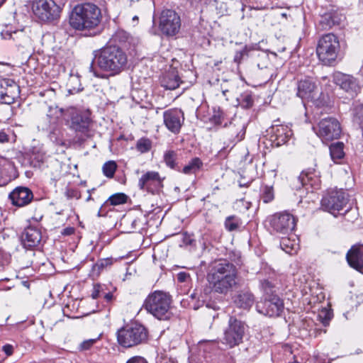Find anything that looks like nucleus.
Masks as SVG:
<instances>
[{"label":"nucleus","instance_id":"obj_1","mask_svg":"<svg viewBox=\"0 0 363 363\" xmlns=\"http://www.w3.org/2000/svg\"><path fill=\"white\" fill-rule=\"evenodd\" d=\"M103 16L101 11L96 5L85 3L76 6L69 16L70 26L85 35H95L100 30Z\"/></svg>","mask_w":363,"mask_h":363},{"label":"nucleus","instance_id":"obj_2","mask_svg":"<svg viewBox=\"0 0 363 363\" xmlns=\"http://www.w3.org/2000/svg\"><path fill=\"white\" fill-rule=\"evenodd\" d=\"M238 271L236 266L227 261L215 262L207 274V280L216 293L227 294L238 284Z\"/></svg>","mask_w":363,"mask_h":363},{"label":"nucleus","instance_id":"obj_3","mask_svg":"<svg viewBox=\"0 0 363 363\" xmlns=\"http://www.w3.org/2000/svg\"><path fill=\"white\" fill-rule=\"evenodd\" d=\"M127 64L128 58L125 52L119 47L110 45L96 52L91 69L96 77H100V74L94 67V65L100 70L114 76L125 69Z\"/></svg>","mask_w":363,"mask_h":363},{"label":"nucleus","instance_id":"obj_4","mask_svg":"<svg viewBox=\"0 0 363 363\" xmlns=\"http://www.w3.org/2000/svg\"><path fill=\"white\" fill-rule=\"evenodd\" d=\"M171 296L160 291L150 294L145 301V308L160 320H168L171 318Z\"/></svg>","mask_w":363,"mask_h":363},{"label":"nucleus","instance_id":"obj_5","mask_svg":"<svg viewBox=\"0 0 363 363\" xmlns=\"http://www.w3.org/2000/svg\"><path fill=\"white\" fill-rule=\"evenodd\" d=\"M339 50V40L331 33L323 35L316 48L318 59L325 65H331L336 60Z\"/></svg>","mask_w":363,"mask_h":363},{"label":"nucleus","instance_id":"obj_6","mask_svg":"<svg viewBox=\"0 0 363 363\" xmlns=\"http://www.w3.org/2000/svg\"><path fill=\"white\" fill-rule=\"evenodd\" d=\"M147 337L146 329L141 325H126L117 333L118 344L123 347H132L144 342Z\"/></svg>","mask_w":363,"mask_h":363},{"label":"nucleus","instance_id":"obj_7","mask_svg":"<svg viewBox=\"0 0 363 363\" xmlns=\"http://www.w3.org/2000/svg\"><path fill=\"white\" fill-rule=\"evenodd\" d=\"M342 133L340 122L333 117L321 119L318 124L317 135L323 143L338 139Z\"/></svg>","mask_w":363,"mask_h":363},{"label":"nucleus","instance_id":"obj_8","mask_svg":"<svg viewBox=\"0 0 363 363\" xmlns=\"http://www.w3.org/2000/svg\"><path fill=\"white\" fill-rule=\"evenodd\" d=\"M33 12L42 21H50L60 16V8L53 0H34Z\"/></svg>","mask_w":363,"mask_h":363},{"label":"nucleus","instance_id":"obj_9","mask_svg":"<svg viewBox=\"0 0 363 363\" xmlns=\"http://www.w3.org/2000/svg\"><path fill=\"white\" fill-rule=\"evenodd\" d=\"M61 111L64 113V117H67V121L71 129L82 133L89 130L91 121L89 113L82 112L73 107H70L65 111Z\"/></svg>","mask_w":363,"mask_h":363},{"label":"nucleus","instance_id":"obj_10","mask_svg":"<svg viewBox=\"0 0 363 363\" xmlns=\"http://www.w3.org/2000/svg\"><path fill=\"white\" fill-rule=\"evenodd\" d=\"M244 333V323L231 316L229 319L228 328L224 333L223 342L230 347L238 345L242 340Z\"/></svg>","mask_w":363,"mask_h":363},{"label":"nucleus","instance_id":"obj_11","mask_svg":"<svg viewBox=\"0 0 363 363\" xmlns=\"http://www.w3.org/2000/svg\"><path fill=\"white\" fill-rule=\"evenodd\" d=\"M348 195L342 191H333L325 196L321 201L322 207L330 213L335 214L342 210L347 203Z\"/></svg>","mask_w":363,"mask_h":363},{"label":"nucleus","instance_id":"obj_12","mask_svg":"<svg viewBox=\"0 0 363 363\" xmlns=\"http://www.w3.org/2000/svg\"><path fill=\"white\" fill-rule=\"evenodd\" d=\"M181 26L179 16L172 9L163 10L160 18V28L166 35H176Z\"/></svg>","mask_w":363,"mask_h":363},{"label":"nucleus","instance_id":"obj_13","mask_svg":"<svg viewBox=\"0 0 363 363\" xmlns=\"http://www.w3.org/2000/svg\"><path fill=\"white\" fill-rule=\"evenodd\" d=\"M269 222L273 230L284 235L292 232L296 226V220L294 216L285 211L273 215Z\"/></svg>","mask_w":363,"mask_h":363},{"label":"nucleus","instance_id":"obj_14","mask_svg":"<svg viewBox=\"0 0 363 363\" xmlns=\"http://www.w3.org/2000/svg\"><path fill=\"white\" fill-rule=\"evenodd\" d=\"M257 311L264 315L270 317L279 316L284 310L283 301L276 295L267 296L264 301L258 302Z\"/></svg>","mask_w":363,"mask_h":363},{"label":"nucleus","instance_id":"obj_15","mask_svg":"<svg viewBox=\"0 0 363 363\" xmlns=\"http://www.w3.org/2000/svg\"><path fill=\"white\" fill-rule=\"evenodd\" d=\"M164 179L157 172L148 171L140 177L138 186L140 190L155 194L163 187Z\"/></svg>","mask_w":363,"mask_h":363},{"label":"nucleus","instance_id":"obj_16","mask_svg":"<svg viewBox=\"0 0 363 363\" xmlns=\"http://www.w3.org/2000/svg\"><path fill=\"white\" fill-rule=\"evenodd\" d=\"M20 88L12 79H3L0 81V101L5 104H12L19 97Z\"/></svg>","mask_w":363,"mask_h":363},{"label":"nucleus","instance_id":"obj_17","mask_svg":"<svg viewBox=\"0 0 363 363\" xmlns=\"http://www.w3.org/2000/svg\"><path fill=\"white\" fill-rule=\"evenodd\" d=\"M334 81L337 85L352 98L360 91L361 87L357 79L352 75L337 72L334 76Z\"/></svg>","mask_w":363,"mask_h":363},{"label":"nucleus","instance_id":"obj_18","mask_svg":"<svg viewBox=\"0 0 363 363\" xmlns=\"http://www.w3.org/2000/svg\"><path fill=\"white\" fill-rule=\"evenodd\" d=\"M164 123L173 133H178L184 121V113L181 109L172 108L163 113Z\"/></svg>","mask_w":363,"mask_h":363},{"label":"nucleus","instance_id":"obj_19","mask_svg":"<svg viewBox=\"0 0 363 363\" xmlns=\"http://www.w3.org/2000/svg\"><path fill=\"white\" fill-rule=\"evenodd\" d=\"M318 87L311 78L301 79L298 83L297 96L303 100H313L318 95Z\"/></svg>","mask_w":363,"mask_h":363},{"label":"nucleus","instance_id":"obj_20","mask_svg":"<svg viewBox=\"0 0 363 363\" xmlns=\"http://www.w3.org/2000/svg\"><path fill=\"white\" fill-rule=\"evenodd\" d=\"M271 140L277 146L286 144L292 135V130L285 125H272L271 127Z\"/></svg>","mask_w":363,"mask_h":363},{"label":"nucleus","instance_id":"obj_21","mask_svg":"<svg viewBox=\"0 0 363 363\" xmlns=\"http://www.w3.org/2000/svg\"><path fill=\"white\" fill-rule=\"evenodd\" d=\"M9 198L13 205L22 207L31 202L33 194L28 188L18 186L10 194Z\"/></svg>","mask_w":363,"mask_h":363},{"label":"nucleus","instance_id":"obj_22","mask_svg":"<svg viewBox=\"0 0 363 363\" xmlns=\"http://www.w3.org/2000/svg\"><path fill=\"white\" fill-rule=\"evenodd\" d=\"M22 242L26 248L31 249L37 247L42 239L41 232L35 228H27L21 236Z\"/></svg>","mask_w":363,"mask_h":363},{"label":"nucleus","instance_id":"obj_23","mask_svg":"<svg viewBox=\"0 0 363 363\" xmlns=\"http://www.w3.org/2000/svg\"><path fill=\"white\" fill-rule=\"evenodd\" d=\"M349 265L358 272L363 270V247L353 246L347 253Z\"/></svg>","mask_w":363,"mask_h":363},{"label":"nucleus","instance_id":"obj_24","mask_svg":"<svg viewBox=\"0 0 363 363\" xmlns=\"http://www.w3.org/2000/svg\"><path fill=\"white\" fill-rule=\"evenodd\" d=\"M254 301L253 294L246 290L239 291L234 298L236 306L244 309H249L253 305Z\"/></svg>","mask_w":363,"mask_h":363},{"label":"nucleus","instance_id":"obj_25","mask_svg":"<svg viewBox=\"0 0 363 363\" xmlns=\"http://www.w3.org/2000/svg\"><path fill=\"white\" fill-rule=\"evenodd\" d=\"M180 82L177 72L172 70L164 75L162 79V86L166 89L174 90L179 86Z\"/></svg>","mask_w":363,"mask_h":363},{"label":"nucleus","instance_id":"obj_26","mask_svg":"<svg viewBox=\"0 0 363 363\" xmlns=\"http://www.w3.org/2000/svg\"><path fill=\"white\" fill-rule=\"evenodd\" d=\"M343 148L344 144L342 142H337L330 145V154L335 162H337V160H341L345 156Z\"/></svg>","mask_w":363,"mask_h":363},{"label":"nucleus","instance_id":"obj_27","mask_svg":"<svg viewBox=\"0 0 363 363\" xmlns=\"http://www.w3.org/2000/svg\"><path fill=\"white\" fill-rule=\"evenodd\" d=\"M202 167V161L199 157H194L184 167L182 172L186 174H196Z\"/></svg>","mask_w":363,"mask_h":363},{"label":"nucleus","instance_id":"obj_28","mask_svg":"<svg viewBox=\"0 0 363 363\" xmlns=\"http://www.w3.org/2000/svg\"><path fill=\"white\" fill-rule=\"evenodd\" d=\"M280 246L284 251L289 254H293L298 248V245L296 240H291L288 237L281 238Z\"/></svg>","mask_w":363,"mask_h":363},{"label":"nucleus","instance_id":"obj_29","mask_svg":"<svg viewBox=\"0 0 363 363\" xmlns=\"http://www.w3.org/2000/svg\"><path fill=\"white\" fill-rule=\"evenodd\" d=\"M112 264V261L111 259H103L99 260L95 264L93 265L92 269L90 275L93 279L97 277L102 269L106 268L108 266H111Z\"/></svg>","mask_w":363,"mask_h":363},{"label":"nucleus","instance_id":"obj_30","mask_svg":"<svg viewBox=\"0 0 363 363\" xmlns=\"http://www.w3.org/2000/svg\"><path fill=\"white\" fill-rule=\"evenodd\" d=\"M353 121L357 123L363 129V105H356L352 111Z\"/></svg>","mask_w":363,"mask_h":363},{"label":"nucleus","instance_id":"obj_31","mask_svg":"<svg viewBox=\"0 0 363 363\" xmlns=\"http://www.w3.org/2000/svg\"><path fill=\"white\" fill-rule=\"evenodd\" d=\"M116 168L117 165L114 161H108L103 165V173L106 177L112 178L114 176Z\"/></svg>","mask_w":363,"mask_h":363},{"label":"nucleus","instance_id":"obj_32","mask_svg":"<svg viewBox=\"0 0 363 363\" xmlns=\"http://www.w3.org/2000/svg\"><path fill=\"white\" fill-rule=\"evenodd\" d=\"M240 224V220L234 216H228L225 220V227L228 231L237 230Z\"/></svg>","mask_w":363,"mask_h":363},{"label":"nucleus","instance_id":"obj_33","mask_svg":"<svg viewBox=\"0 0 363 363\" xmlns=\"http://www.w3.org/2000/svg\"><path fill=\"white\" fill-rule=\"evenodd\" d=\"M319 26L321 27L322 30H328L331 28L333 26L332 14L327 13L323 15L319 21Z\"/></svg>","mask_w":363,"mask_h":363},{"label":"nucleus","instance_id":"obj_34","mask_svg":"<svg viewBox=\"0 0 363 363\" xmlns=\"http://www.w3.org/2000/svg\"><path fill=\"white\" fill-rule=\"evenodd\" d=\"M151 141L147 138H140L136 144V149L141 153L148 152L151 148Z\"/></svg>","mask_w":363,"mask_h":363},{"label":"nucleus","instance_id":"obj_35","mask_svg":"<svg viewBox=\"0 0 363 363\" xmlns=\"http://www.w3.org/2000/svg\"><path fill=\"white\" fill-rule=\"evenodd\" d=\"M127 196L124 194H116L108 198L106 203H110L113 206L122 204L126 202Z\"/></svg>","mask_w":363,"mask_h":363},{"label":"nucleus","instance_id":"obj_36","mask_svg":"<svg viewBox=\"0 0 363 363\" xmlns=\"http://www.w3.org/2000/svg\"><path fill=\"white\" fill-rule=\"evenodd\" d=\"M234 96H235L237 101L243 107L249 108V107L252 106L253 100L252 99V96L249 94H245L244 95H241L240 97H238L236 95H234Z\"/></svg>","mask_w":363,"mask_h":363},{"label":"nucleus","instance_id":"obj_37","mask_svg":"<svg viewBox=\"0 0 363 363\" xmlns=\"http://www.w3.org/2000/svg\"><path fill=\"white\" fill-rule=\"evenodd\" d=\"M262 199L264 203H269L274 199V190L272 186L263 187Z\"/></svg>","mask_w":363,"mask_h":363},{"label":"nucleus","instance_id":"obj_38","mask_svg":"<svg viewBox=\"0 0 363 363\" xmlns=\"http://www.w3.org/2000/svg\"><path fill=\"white\" fill-rule=\"evenodd\" d=\"M13 131L9 128L0 129V144L10 143Z\"/></svg>","mask_w":363,"mask_h":363},{"label":"nucleus","instance_id":"obj_39","mask_svg":"<svg viewBox=\"0 0 363 363\" xmlns=\"http://www.w3.org/2000/svg\"><path fill=\"white\" fill-rule=\"evenodd\" d=\"M176 156H177V155H176L175 152L172 151V150L167 151L164 153V160L166 164L168 167H169L171 168H174L175 167Z\"/></svg>","mask_w":363,"mask_h":363},{"label":"nucleus","instance_id":"obj_40","mask_svg":"<svg viewBox=\"0 0 363 363\" xmlns=\"http://www.w3.org/2000/svg\"><path fill=\"white\" fill-rule=\"evenodd\" d=\"M101 335H99L96 338H91L89 340H84L82 342L80 343L79 345V350L80 351H86L89 350L91 348V347L99 340H100Z\"/></svg>","mask_w":363,"mask_h":363},{"label":"nucleus","instance_id":"obj_41","mask_svg":"<svg viewBox=\"0 0 363 363\" xmlns=\"http://www.w3.org/2000/svg\"><path fill=\"white\" fill-rule=\"evenodd\" d=\"M261 286L264 292L267 295V296L272 294V289L274 288L273 284L269 281L268 280H263L261 282Z\"/></svg>","mask_w":363,"mask_h":363},{"label":"nucleus","instance_id":"obj_42","mask_svg":"<svg viewBox=\"0 0 363 363\" xmlns=\"http://www.w3.org/2000/svg\"><path fill=\"white\" fill-rule=\"evenodd\" d=\"M177 280L181 283H186L188 285L191 281L190 274L185 272H181L177 274Z\"/></svg>","mask_w":363,"mask_h":363},{"label":"nucleus","instance_id":"obj_43","mask_svg":"<svg viewBox=\"0 0 363 363\" xmlns=\"http://www.w3.org/2000/svg\"><path fill=\"white\" fill-rule=\"evenodd\" d=\"M330 13L332 14L333 26L340 24L341 22L345 19V17L343 15L340 14L337 12H330Z\"/></svg>","mask_w":363,"mask_h":363},{"label":"nucleus","instance_id":"obj_44","mask_svg":"<svg viewBox=\"0 0 363 363\" xmlns=\"http://www.w3.org/2000/svg\"><path fill=\"white\" fill-rule=\"evenodd\" d=\"M126 363H148L146 359L141 356H134L130 358Z\"/></svg>","mask_w":363,"mask_h":363},{"label":"nucleus","instance_id":"obj_45","mask_svg":"<svg viewBox=\"0 0 363 363\" xmlns=\"http://www.w3.org/2000/svg\"><path fill=\"white\" fill-rule=\"evenodd\" d=\"M245 133V125H241L239 127V132L236 135V141L242 140L244 138Z\"/></svg>","mask_w":363,"mask_h":363},{"label":"nucleus","instance_id":"obj_46","mask_svg":"<svg viewBox=\"0 0 363 363\" xmlns=\"http://www.w3.org/2000/svg\"><path fill=\"white\" fill-rule=\"evenodd\" d=\"M158 363H177L175 359L167 356L161 357Z\"/></svg>","mask_w":363,"mask_h":363},{"label":"nucleus","instance_id":"obj_47","mask_svg":"<svg viewBox=\"0 0 363 363\" xmlns=\"http://www.w3.org/2000/svg\"><path fill=\"white\" fill-rule=\"evenodd\" d=\"M18 33L17 31H13V33L9 30H3L1 33V35L4 39H10L12 38V35H16Z\"/></svg>","mask_w":363,"mask_h":363},{"label":"nucleus","instance_id":"obj_48","mask_svg":"<svg viewBox=\"0 0 363 363\" xmlns=\"http://www.w3.org/2000/svg\"><path fill=\"white\" fill-rule=\"evenodd\" d=\"M309 177L307 173L302 172L301 175L298 177V180L301 183V184L303 186L306 184V180H308Z\"/></svg>","mask_w":363,"mask_h":363},{"label":"nucleus","instance_id":"obj_49","mask_svg":"<svg viewBox=\"0 0 363 363\" xmlns=\"http://www.w3.org/2000/svg\"><path fill=\"white\" fill-rule=\"evenodd\" d=\"M99 293H100V286L99 285H94V290H93V292L91 294V297L94 299L97 298L99 296Z\"/></svg>","mask_w":363,"mask_h":363},{"label":"nucleus","instance_id":"obj_50","mask_svg":"<svg viewBox=\"0 0 363 363\" xmlns=\"http://www.w3.org/2000/svg\"><path fill=\"white\" fill-rule=\"evenodd\" d=\"M13 346L11 345H6L3 347V351L6 353L7 356H10L13 353Z\"/></svg>","mask_w":363,"mask_h":363},{"label":"nucleus","instance_id":"obj_51","mask_svg":"<svg viewBox=\"0 0 363 363\" xmlns=\"http://www.w3.org/2000/svg\"><path fill=\"white\" fill-rule=\"evenodd\" d=\"M242 57H243L242 51L236 52L235 57H234V61L239 64L241 62Z\"/></svg>","mask_w":363,"mask_h":363},{"label":"nucleus","instance_id":"obj_52","mask_svg":"<svg viewBox=\"0 0 363 363\" xmlns=\"http://www.w3.org/2000/svg\"><path fill=\"white\" fill-rule=\"evenodd\" d=\"M221 89L223 95L225 97H228L227 93L231 92L233 90H230L226 85L221 84Z\"/></svg>","mask_w":363,"mask_h":363},{"label":"nucleus","instance_id":"obj_53","mask_svg":"<svg viewBox=\"0 0 363 363\" xmlns=\"http://www.w3.org/2000/svg\"><path fill=\"white\" fill-rule=\"evenodd\" d=\"M330 320V317L328 316V315H325V318H324V320H323V324L326 326L327 325H328V323H329V320Z\"/></svg>","mask_w":363,"mask_h":363},{"label":"nucleus","instance_id":"obj_54","mask_svg":"<svg viewBox=\"0 0 363 363\" xmlns=\"http://www.w3.org/2000/svg\"><path fill=\"white\" fill-rule=\"evenodd\" d=\"M113 298V295L111 293H107L104 295V298L106 299L107 301H110Z\"/></svg>","mask_w":363,"mask_h":363},{"label":"nucleus","instance_id":"obj_55","mask_svg":"<svg viewBox=\"0 0 363 363\" xmlns=\"http://www.w3.org/2000/svg\"><path fill=\"white\" fill-rule=\"evenodd\" d=\"M88 193H89V196L86 199V201L92 200V197L91 195V190H88Z\"/></svg>","mask_w":363,"mask_h":363},{"label":"nucleus","instance_id":"obj_56","mask_svg":"<svg viewBox=\"0 0 363 363\" xmlns=\"http://www.w3.org/2000/svg\"><path fill=\"white\" fill-rule=\"evenodd\" d=\"M72 231H73V230L71 228L65 229L64 234L68 235V234H70Z\"/></svg>","mask_w":363,"mask_h":363},{"label":"nucleus","instance_id":"obj_57","mask_svg":"<svg viewBox=\"0 0 363 363\" xmlns=\"http://www.w3.org/2000/svg\"><path fill=\"white\" fill-rule=\"evenodd\" d=\"M249 208H250V203H248V202H247V203H246L245 208L247 210V209H249Z\"/></svg>","mask_w":363,"mask_h":363},{"label":"nucleus","instance_id":"obj_58","mask_svg":"<svg viewBox=\"0 0 363 363\" xmlns=\"http://www.w3.org/2000/svg\"><path fill=\"white\" fill-rule=\"evenodd\" d=\"M191 298H195V294H192L191 295Z\"/></svg>","mask_w":363,"mask_h":363},{"label":"nucleus","instance_id":"obj_59","mask_svg":"<svg viewBox=\"0 0 363 363\" xmlns=\"http://www.w3.org/2000/svg\"><path fill=\"white\" fill-rule=\"evenodd\" d=\"M244 201L242 199L240 200L238 203H242Z\"/></svg>","mask_w":363,"mask_h":363},{"label":"nucleus","instance_id":"obj_60","mask_svg":"<svg viewBox=\"0 0 363 363\" xmlns=\"http://www.w3.org/2000/svg\"><path fill=\"white\" fill-rule=\"evenodd\" d=\"M362 70L363 71V65H362Z\"/></svg>","mask_w":363,"mask_h":363}]
</instances>
